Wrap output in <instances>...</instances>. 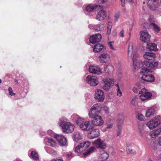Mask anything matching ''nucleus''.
I'll list each match as a JSON object with an SVG mask.
<instances>
[{
  "mask_svg": "<svg viewBox=\"0 0 161 161\" xmlns=\"http://www.w3.org/2000/svg\"><path fill=\"white\" fill-rule=\"evenodd\" d=\"M31 156L34 160L38 161L39 160V156L36 152L34 151L31 152Z\"/></svg>",
  "mask_w": 161,
  "mask_h": 161,
  "instance_id": "obj_34",
  "label": "nucleus"
},
{
  "mask_svg": "<svg viewBox=\"0 0 161 161\" xmlns=\"http://www.w3.org/2000/svg\"><path fill=\"white\" fill-rule=\"evenodd\" d=\"M147 48L150 51H156L157 50V45L155 43H147Z\"/></svg>",
  "mask_w": 161,
  "mask_h": 161,
  "instance_id": "obj_28",
  "label": "nucleus"
},
{
  "mask_svg": "<svg viewBox=\"0 0 161 161\" xmlns=\"http://www.w3.org/2000/svg\"><path fill=\"white\" fill-rule=\"evenodd\" d=\"M160 134H161V127L151 131L150 133V135L152 138H155Z\"/></svg>",
  "mask_w": 161,
  "mask_h": 161,
  "instance_id": "obj_22",
  "label": "nucleus"
},
{
  "mask_svg": "<svg viewBox=\"0 0 161 161\" xmlns=\"http://www.w3.org/2000/svg\"><path fill=\"white\" fill-rule=\"evenodd\" d=\"M140 40L142 42L147 43L150 42L151 36L147 31L140 32Z\"/></svg>",
  "mask_w": 161,
  "mask_h": 161,
  "instance_id": "obj_8",
  "label": "nucleus"
},
{
  "mask_svg": "<svg viewBox=\"0 0 161 161\" xmlns=\"http://www.w3.org/2000/svg\"><path fill=\"white\" fill-rule=\"evenodd\" d=\"M59 123L64 132L71 133L74 130V125L69 122L65 117H63L60 118Z\"/></svg>",
  "mask_w": 161,
  "mask_h": 161,
  "instance_id": "obj_3",
  "label": "nucleus"
},
{
  "mask_svg": "<svg viewBox=\"0 0 161 161\" xmlns=\"http://www.w3.org/2000/svg\"><path fill=\"white\" fill-rule=\"evenodd\" d=\"M91 123L94 126H100L103 124L104 121L103 120L101 116L99 115L94 118L91 121Z\"/></svg>",
  "mask_w": 161,
  "mask_h": 161,
  "instance_id": "obj_12",
  "label": "nucleus"
},
{
  "mask_svg": "<svg viewBox=\"0 0 161 161\" xmlns=\"http://www.w3.org/2000/svg\"><path fill=\"white\" fill-rule=\"evenodd\" d=\"M93 144L97 148L104 149L106 148L107 145L104 141L100 138H98L93 142Z\"/></svg>",
  "mask_w": 161,
  "mask_h": 161,
  "instance_id": "obj_10",
  "label": "nucleus"
},
{
  "mask_svg": "<svg viewBox=\"0 0 161 161\" xmlns=\"http://www.w3.org/2000/svg\"><path fill=\"white\" fill-rule=\"evenodd\" d=\"M91 142L88 141H84L80 143L75 149V151L76 153H80L85 151L90 145Z\"/></svg>",
  "mask_w": 161,
  "mask_h": 161,
  "instance_id": "obj_6",
  "label": "nucleus"
},
{
  "mask_svg": "<svg viewBox=\"0 0 161 161\" xmlns=\"http://www.w3.org/2000/svg\"><path fill=\"white\" fill-rule=\"evenodd\" d=\"M101 111L100 107L97 104H94L91 108L89 113V117L94 119L99 115Z\"/></svg>",
  "mask_w": 161,
  "mask_h": 161,
  "instance_id": "obj_5",
  "label": "nucleus"
},
{
  "mask_svg": "<svg viewBox=\"0 0 161 161\" xmlns=\"http://www.w3.org/2000/svg\"><path fill=\"white\" fill-rule=\"evenodd\" d=\"M113 127V125L110 124L105 129H110L112 127Z\"/></svg>",
  "mask_w": 161,
  "mask_h": 161,
  "instance_id": "obj_56",
  "label": "nucleus"
},
{
  "mask_svg": "<svg viewBox=\"0 0 161 161\" xmlns=\"http://www.w3.org/2000/svg\"><path fill=\"white\" fill-rule=\"evenodd\" d=\"M110 0H98V2L99 4H103L108 3Z\"/></svg>",
  "mask_w": 161,
  "mask_h": 161,
  "instance_id": "obj_43",
  "label": "nucleus"
},
{
  "mask_svg": "<svg viewBox=\"0 0 161 161\" xmlns=\"http://www.w3.org/2000/svg\"><path fill=\"white\" fill-rule=\"evenodd\" d=\"M148 161H153L151 159V158H149Z\"/></svg>",
  "mask_w": 161,
  "mask_h": 161,
  "instance_id": "obj_62",
  "label": "nucleus"
},
{
  "mask_svg": "<svg viewBox=\"0 0 161 161\" xmlns=\"http://www.w3.org/2000/svg\"><path fill=\"white\" fill-rule=\"evenodd\" d=\"M136 116L138 119L140 121H142L144 119V116L141 114H138Z\"/></svg>",
  "mask_w": 161,
  "mask_h": 161,
  "instance_id": "obj_40",
  "label": "nucleus"
},
{
  "mask_svg": "<svg viewBox=\"0 0 161 161\" xmlns=\"http://www.w3.org/2000/svg\"><path fill=\"white\" fill-rule=\"evenodd\" d=\"M118 130L117 132V136H120L121 134L122 128L121 126H119V125H118Z\"/></svg>",
  "mask_w": 161,
  "mask_h": 161,
  "instance_id": "obj_39",
  "label": "nucleus"
},
{
  "mask_svg": "<svg viewBox=\"0 0 161 161\" xmlns=\"http://www.w3.org/2000/svg\"><path fill=\"white\" fill-rule=\"evenodd\" d=\"M145 128H146V126L144 124H139L138 125V132L141 137H143L144 136V133L145 132Z\"/></svg>",
  "mask_w": 161,
  "mask_h": 161,
  "instance_id": "obj_24",
  "label": "nucleus"
},
{
  "mask_svg": "<svg viewBox=\"0 0 161 161\" xmlns=\"http://www.w3.org/2000/svg\"><path fill=\"white\" fill-rule=\"evenodd\" d=\"M124 31L122 30V31L119 32V35L120 37H123L124 35Z\"/></svg>",
  "mask_w": 161,
  "mask_h": 161,
  "instance_id": "obj_48",
  "label": "nucleus"
},
{
  "mask_svg": "<svg viewBox=\"0 0 161 161\" xmlns=\"http://www.w3.org/2000/svg\"><path fill=\"white\" fill-rule=\"evenodd\" d=\"M104 83V85L103 86V88L105 90H108L114 85V81L112 79L106 78L103 80Z\"/></svg>",
  "mask_w": 161,
  "mask_h": 161,
  "instance_id": "obj_11",
  "label": "nucleus"
},
{
  "mask_svg": "<svg viewBox=\"0 0 161 161\" xmlns=\"http://www.w3.org/2000/svg\"><path fill=\"white\" fill-rule=\"evenodd\" d=\"M72 119L75 121L76 124L80 126V129L83 130L87 131L92 129L90 125V121H86L82 118L76 114L72 115Z\"/></svg>",
  "mask_w": 161,
  "mask_h": 161,
  "instance_id": "obj_2",
  "label": "nucleus"
},
{
  "mask_svg": "<svg viewBox=\"0 0 161 161\" xmlns=\"http://www.w3.org/2000/svg\"><path fill=\"white\" fill-rule=\"evenodd\" d=\"M2 82V80L0 79V83Z\"/></svg>",
  "mask_w": 161,
  "mask_h": 161,
  "instance_id": "obj_63",
  "label": "nucleus"
},
{
  "mask_svg": "<svg viewBox=\"0 0 161 161\" xmlns=\"http://www.w3.org/2000/svg\"><path fill=\"white\" fill-rule=\"evenodd\" d=\"M101 7V8H102V6L101 5L97 6L96 5H91L89 6H88L86 7V10L88 12H91L93 11V10L96 9V8H99Z\"/></svg>",
  "mask_w": 161,
  "mask_h": 161,
  "instance_id": "obj_33",
  "label": "nucleus"
},
{
  "mask_svg": "<svg viewBox=\"0 0 161 161\" xmlns=\"http://www.w3.org/2000/svg\"><path fill=\"white\" fill-rule=\"evenodd\" d=\"M82 138V134L79 132H77L74 135V140L76 142L81 140Z\"/></svg>",
  "mask_w": 161,
  "mask_h": 161,
  "instance_id": "obj_32",
  "label": "nucleus"
},
{
  "mask_svg": "<svg viewBox=\"0 0 161 161\" xmlns=\"http://www.w3.org/2000/svg\"><path fill=\"white\" fill-rule=\"evenodd\" d=\"M131 103V104L134 105H135L136 104V97H134L132 98Z\"/></svg>",
  "mask_w": 161,
  "mask_h": 161,
  "instance_id": "obj_41",
  "label": "nucleus"
},
{
  "mask_svg": "<svg viewBox=\"0 0 161 161\" xmlns=\"http://www.w3.org/2000/svg\"><path fill=\"white\" fill-rule=\"evenodd\" d=\"M155 112V110L152 107L149 108L146 111V116L147 117H149L153 115Z\"/></svg>",
  "mask_w": 161,
  "mask_h": 161,
  "instance_id": "obj_29",
  "label": "nucleus"
},
{
  "mask_svg": "<svg viewBox=\"0 0 161 161\" xmlns=\"http://www.w3.org/2000/svg\"><path fill=\"white\" fill-rule=\"evenodd\" d=\"M99 58L101 63H105L109 60L110 56L108 53H103L99 56Z\"/></svg>",
  "mask_w": 161,
  "mask_h": 161,
  "instance_id": "obj_21",
  "label": "nucleus"
},
{
  "mask_svg": "<svg viewBox=\"0 0 161 161\" xmlns=\"http://www.w3.org/2000/svg\"><path fill=\"white\" fill-rule=\"evenodd\" d=\"M115 86L117 87V88H119V85L118 84H116L115 85Z\"/></svg>",
  "mask_w": 161,
  "mask_h": 161,
  "instance_id": "obj_60",
  "label": "nucleus"
},
{
  "mask_svg": "<svg viewBox=\"0 0 161 161\" xmlns=\"http://www.w3.org/2000/svg\"><path fill=\"white\" fill-rule=\"evenodd\" d=\"M103 110L107 114L109 113V110L108 107H104L103 108Z\"/></svg>",
  "mask_w": 161,
  "mask_h": 161,
  "instance_id": "obj_46",
  "label": "nucleus"
},
{
  "mask_svg": "<svg viewBox=\"0 0 161 161\" xmlns=\"http://www.w3.org/2000/svg\"><path fill=\"white\" fill-rule=\"evenodd\" d=\"M119 11L115 15V21H117L118 19L119 16Z\"/></svg>",
  "mask_w": 161,
  "mask_h": 161,
  "instance_id": "obj_45",
  "label": "nucleus"
},
{
  "mask_svg": "<svg viewBox=\"0 0 161 161\" xmlns=\"http://www.w3.org/2000/svg\"><path fill=\"white\" fill-rule=\"evenodd\" d=\"M108 45L110 49H111L112 50L114 49V47L112 46V42H109L108 43Z\"/></svg>",
  "mask_w": 161,
  "mask_h": 161,
  "instance_id": "obj_49",
  "label": "nucleus"
},
{
  "mask_svg": "<svg viewBox=\"0 0 161 161\" xmlns=\"http://www.w3.org/2000/svg\"><path fill=\"white\" fill-rule=\"evenodd\" d=\"M133 91L134 92H136L138 91V89L136 87H134L133 89Z\"/></svg>",
  "mask_w": 161,
  "mask_h": 161,
  "instance_id": "obj_55",
  "label": "nucleus"
},
{
  "mask_svg": "<svg viewBox=\"0 0 161 161\" xmlns=\"http://www.w3.org/2000/svg\"><path fill=\"white\" fill-rule=\"evenodd\" d=\"M52 154L53 155H55L57 154V153L54 151H53V152L52 153Z\"/></svg>",
  "mask_w": 161,
  "mask_h": 161,
  "instance_id": "obj_58",
  "label": "nucleus"
},
{
  "mask_svg": "<svg viewBox=\"0 0 161 161\" xmlns=\"http://www.w3.org/2000/svg\"><path fill=\"white\" fill-rule=\"evenodd\" d=\"M89 72L92 74L100 75L102 73L101 69L97 66L91 65L89 67Z\"/></svg>",
  "mask_w": 161,
  "mask_h": 161,
  "instance_id": "obj_14",
  "label": "nucleus"
},
{
  "mask_svg": "<svg viewBox=\"0 0 161 161\" xmlns=\"http://www.w3.org/2000/svg\"><path fill=\"white\" fill-rule=\"evenodd\" d=\"M51 161H63L62 159H54L51 160Z\"/></svg>",
  "mask_w": 161,
  "mask_h": 161,
  "instance_id": "obj_52",
  "label": "nucleus"
},
{
  "mask_svg": "<svg viewBox=\"0 0 161 161\" xmlns=\"http://www.w3.org/2000/svg\"><path fill=\"white\" fill-rule=\"evenodd\" d=\"M103 26L100 25H96L95 27V30L97 31L103 30Z\"/></svg>",
  "mask_w": 161,
  "mask_h": 161,
  "instance_id": "obj_38",
  "label": "nucleus"
},
{
  "mask_svg": "<svg viewBox=\"0 0 161 161\" xmlns=\"http://www.w3.org/2000/svg\"><path fill=\"white\" fill-rule=\"evenodd\" d=\"M86 82L91 86H96L98 84L97 78L95 76L88 75L86 77Z\"/></svg>",
  "mask_w": 161,
  "mask_h": 161,
  "instance_id": "obj_9",
  "label": "nucleus"
},
{
  "mask_svg": "<svg viewBox=\"0 0 161 161\" xmlns=\"http://www.w3.org/2000/svg\"><path fill=\"white\" fill-rule=\"evenodd\" d=\"M96 25H92L91 24H90L88 25V27L89 28L91 29H92L95 30V27Z\"/></svg>",
  "mask_w": 161,
  "mask_h": 161,
  "instance_id": "obj_47",
  "label": "nucleus"
},
{
  "mask_svg": "<svg viewBox=\"0 0 161 161\" xmlns=\"http://www.w3.org/2000/svg\"><path fill=\"white\" fill-rule=\"evenodd\" d=\"M8 90L9 93L10 95L13 96L15 95V93H14L12 88L10 87H9L8 88Z\"/></svg>",
  "mask_w": 161,
  "mask_h": 161,
  "instance_id": "obj_42",
  "label": "nucleus"
},
{
  "mask_svg": "<svg viewBox=\"0 0 161 161\" xmlns=\"http://www.w3.org/2000/svg\"><path fill=\"white\" fill-rule=\"evenodd\" d=\"M92 48L93 51L95 53L99 52L102 50H104L105 49V47L100 43L96 44L94 47H92Z\"/></svg>",
  "mask_w": 161,
  "mask_h": 161,
  "instance_id": "obj_23",
  "label": "nucleus"
},
{
  "mask_svg": "<svg viewBox=\"0 0 161 161\" xmlns=\"http://www.w3.org/2000/svg\"><path fill=\"white\" fill-rule=\"evenodd\" d=\"M121 2V5L122 7H124L125 5V0H120Z\"/></svg>",
  "mask_w": 161,
  "mask_h": 161,
  "instance_id": "obj_54",
  "label": "nucleus"
},
{
  "mask_svg": "<svg viewBox=\"0 0 161 161\" xmlns=\"http://www.w3.org/2000/svg\"><path fill=\"white\" fill-rule=\"evenodd\" d=\"M117 120L118 125H121L123 124L124 120V116L123 113H121L118 115L117 116Z\"/></svg>",
  "mask_w": 161,
  "mask_h": 161,
  "instance_id": "obj_30",
  "label": "nucleus"
},
{
  "mask_svg": "<svg viewBox=\"0 0 161 161\" xmlns=\"http://www.w3.org/2000/svg\"><path fill=\"white\" fill-rule=\"evenodd\" d=\"M161 124V117L159 115L155 116L146 124V125L150 129H153Z\"/></svg>",
  "mask_w": 161,
  "mask_h": 161,
  "instance_id": "obj_4",
  "label": "nucleus"
},
{
  "mask_svg": "<svg viewBox=\"0 0 161 161\" xmlns=\"http://www.w3.org/2000/svg\"><path fill=\"white\" fill-rule=\"evenodd\" d=\"M15 82H17V81H17V80H15Z\"/></svg>",
  "mask_w": 161,
  "mask_h": 161,
  "instance_id": "obj_64",
  "label": "nucleus"
},
{
  "mask_svg": "<svg viewBox=\"0 0 161 161\" xmlns=\"http://www.w3.org/2000/svg\"><path fill=\"white\" fill-rule=\"evenodd\" d=\"M158 65V63L157 62L152 63L147 61L144 63V67L141 70L140 72L142 74L141 79L142 82H152L154 81V76L152 75L148 74L147 73L153 71L154 68H156Z\"/></svg>",
  "mask_w": 161,
  "mask_h": 161,
  "instance_id": "obj_1",
  "label": "nucleus"
},
{
  "mask_svg": "<svg viewBox=\"0 0 161 161\" xmlns=\"http://www.w3.org/2000/svg\"><path fill=\"white\" fill-rule=\"evenodd\" d=\"M100 135V131L98 129H93L88 133V137L91 139H93L98 137Z\"/></svg>",
  "mask_w": 161,
  "mask_h": 161,
  "instance_id": "obj_20",
  "label": "nucleus"
},
{
  "mask_svg": "<svg viewBox=\"0 0 161 161\" xmlns=\"http://www.w3.org/2000/svg\"><path fill=\"white\" fill-rule=\"evenodd\" d=\"M95 98L99 102H103L104 98V94L103 92L99 89L97 90L95 93Z\"/></svg>",
  "mask_w": 161,
  "mask_h": 161,
  "instance_id": "obj_15",
  "label": "nucleus"
},
{
  "mask_svg": "<svg viewBox=\"0 0 161 161\" xmlns=\"http://www.w3.org/2000/svg\"><path fill=\"white\" fill-rule=\"evenodd\" d=\"M138 57V54L135 51L134 53V54L133 56V65L134 67H135V68H136V67L137 68H140L141 67L142 65H144V63H145L146 62H144L143 63L141 62L140 61H137V58Z\"/></svg>",
  "mask_w": 161,
  "mask_h": 161,
  "instance_id": "obj_13",
  "label": "nucleus"
},
{
  "mask_svg": "<svg viewBox=\"0 0 161 161\" xmlns=\"http://www.w3.org/2000/svg\"><path fill=\"white\" fill-rule=\"evenodd\" d=\"M139 94L140 95V98L142 101L149 99L152 96V93L145 88H142L139 92Z\"/></svg>",
  "mask_w": 161,
  "mask_h": 161,
  "instance_id": "obj_7",
  "label": "nucleus"
},
{
  "mask_svg": "<svg viewBox=\"0 0 161 161\" xmlns=\"http://www.w3.org/2000/svg\"><path fill=\"white\" fill-rule=\"evenodd\" d=\"M111 28L107 27V32L108 34H109L111 32Z\"/></svg>",
  "mask_w": 161,
  "mask_h": 161,
  "instance_id": "obj_53",
  "label": "nucleus"
},
{
  "mask_svg": "<svg viewBox=\"0 0 161 161\" xmlns=\"http://www.w3.org/2000/svg\"><path fill=\"white\" fill-rule=\"evenodd\" d=\"M112 23L110 22H108V24L107 27L112 28Z\"/></svg>",
  "mask_w": 161,
  "mask_h": 161,
  "instance_id": "obj_51",
  "label": "nucleus"
},
{
  "mask_svg": "<svg viewBox=\"0 0 161 161\" xmlns=\"http://www.w3.org/2000/svg\"><path fill=\"white\" fill-rule=\"evenodd\" d=\"M47 141L48 143L52 147H55L56 145V142L52 138H48Z\"/></svg>",
  "mask_w": 161,
  "mask_h": 161,
  "instance_id": "obj_35",
  "label": "nucleus"
},
{
  "mask_svg": "<svg viewBox=\"0 0 161 161\" xmlns=\"http://www.w3.org/2000/svg\"><path fill=\"white\" fill-rule=\"evenodd\" d=\"M101 34L98 33L91 36L90 38V42L92 43H95L99 42L101 39Z\"/></svg>",
  "mask_w": 161,
  "mask_h": 161,
  "instance_id": "obj_19",
  "label": "nucleus"
},
{
  "mask_svg": "<svg viewBox=\"0 0 161 161\" xmlns=\"http://www.w3.org/2000/svg\"><path fill=\"white\" fill-rule=\"evenodd\" d=\"M67 155L68 158H70L71 156V154H69V153H68L67 154Z\"/></svg>",
  "mask_w": 161,
  "mask_h": 161,
  "instance_id": "obj_59",
  "label": "nucleus"
},
{
  "mask_svg": "<svg viewBox=\"0 0 161 161\" xmlns=\"http://www.w3.org/2000/svg\"><path fill=\"white\" fill-rule=\"evenodd\" d=\"M158 144L160 146H161V136L159 137L158 139Z\"/></svg>",
  "mask_w": 161,
  "mask_h": 161,
  "instance_id": "obj_50",
  "label": "nucleus"
},
{
  "mask_svg": "<svg viewBox=\"0 0 161 161\" xmlns=\"http://www.w3.org/2000/svg\"><path fill=\"white\" fill-rule=\"evenodd\" d=\"M135 0H126V1L130 3H134Z\"/></svg>",
  "mask_w": 161,
  "mask_h": 161,
  "instance_id": "obj_57",
  "label": "nucleus"
},
{
  "mask_svg": "<svg viewBox=\"0 0 161 161\" xmlns=\"http://www.w3.org/2000/svg\"><path fill=\"white\" fill-rule=\"evenodd\" d=\"M101 8V9L97 13L96 16V19L98 20H103L106 17V11L104 10L102 7H100Z\"/></svg>",
  "mask_w": 161,
  "mask_h": 161,
  "instance_id": "obj_16",
  "label": "nucleus"
},
{
  "mask_svg": "<svg viewBox=\"0 0 161 161\" xmlns=\"http://www.w3.org/2000/svg\"><path fill=\"white\" fill-rule=\"evenodd\" d=\"M109 157V154L105 151H103L100 153L99 159L100 161H106Z\"/></svg>",
  "mask_w": 161,
  "mask_h": 161,
  "instance_id": "obj_25",
  "label": "nucleus"
},
{
  "mask_svg": "<svg viewBox=\"0 0 161 161\" xmlns=\"http://www.w3.org/2000/svg\"><path fill=\"white\" fill-rule=\"evenodd\" d=\"M133 51V44L132 42H130L129 43L128 48V55H129L130 52H131L130 57L131 56L132 53Z\"/></svg>",
  "mask_w": 161,
  "mask_h": 161,
  "instance_id": "obj_37",
  "label": "nucleus"
},
{
  "mask_svg": "<svg viewBox=\"0 0 161 161\" xmlns=\"http://www.w3.org/2000/svg\"><path fill=\"white\" fill-rule=\"evenodd\" d=\"M96 150L95 147H92L83 153V155L84 157H86L94 153Z\"/></svg>",
  "mask_w": 161,
  "mask_h": 161,
  "instance_id": "obj_27",
  "label": "nucleus"
},
{
  "mask_svg": "<svg viewBox=\"0 0 161 161\" xmlns=\"http://www.w3.org/2000/svg\"><path fill=\"white\" fill-rule=\"evenodd\" d=\"M155 57V53L148 52H146L143 55L144 58L148 60H153Z\"/></svg>",
  "mask_w": 161,
  "mask_h": 161,
  "instance_id": "obj_26",
  "label": "nucleus"
},
{
  "mask_svg": "<svg viewBox=\"0 0 161 161\" xmlns=\"http://www.w3.org/2000/svg\"><path fill=\"white\" fill-rule=\"evenodd\" d=\"M126 151L128 154L134 155L136 153V152L130 147H128L127 148Z\"/></svg>",
  "mask_w": 161,
  "mask_h": 161,
  "instance_id": "obj_36",
  "label": "nucleus"
},
{
  "mask_svg": "<svg viewBox=\"0 0 161 161\" xmlns=\"http://www.w3.org/2000/svg\"><path fill=\"white\" fill-rule=\"evenodd\" d=\"M54 137L60 145L64 146L66 144L67 140L63 136L56 134L54 135Z\"/></svg>",
  "mask_w": 161,
  "mask_h": 161,
  "instance_id": "obj_17",
  "label": "nucleus"
},
{
  "mask_svg": "<svg viewBox=\"0 0 161 161\" xmlns=\"http://www.w3.org/2000/svg\"><path fill=\"white\" fill-rule=\"evenodd\" d=\"M150 25L153 31L157 33H158L160 30V27L154 23H151L150 24Z\"/></svg>",
  "mask_w": 161,
  "mask_h": 161,
  "instance_id": "obj_31",
  "label": "nucleus"
},
{
  "mask_svg": "<svg viewBox=\"0 0 161 161\" xmlns=\"http://www.w3.org/2000/svg\"><path fill=\"white\" fill-rule=\"evenodd\" d=\"M158 5L157 0H147V5L151 10H154L158 7Z\"/></svg>",
  "mask_w": 161,
  "mask_h": 161,
  "instance_id": "obj_18",
  "label": "nucleus"
},
{
  "mask_svg": "<svg viewBox=\"0 0 161 161\" xmlns=\"http://www.w3.org/2000/svg\"><path fill=\"white\" fill-rule=\"evenodd\" d=\"M159 160L161 161V154H160V155H159Z\"/></svg>",
  "mask_w": 161,
  "mask_h": 161,
  "instance_id": "obj_61",
  "label": "nucleus"
},
{
  "mask_svg": "<svg viewBox=\"0 0 161 161\" xmlns=\"http://www.w3.org/2000/svg\"><path fill=\"white\" fill-rule=\"evenodd\" d=\"M117 95L119 97H121L122 95V93L121 91L120 90L119 88H117Z\"/></svg>",
  "mask_w": 161,
  "mask_h": 161,
  "instance_id": "obj_44",
  "label": "nucleus"
}]
</instances>
